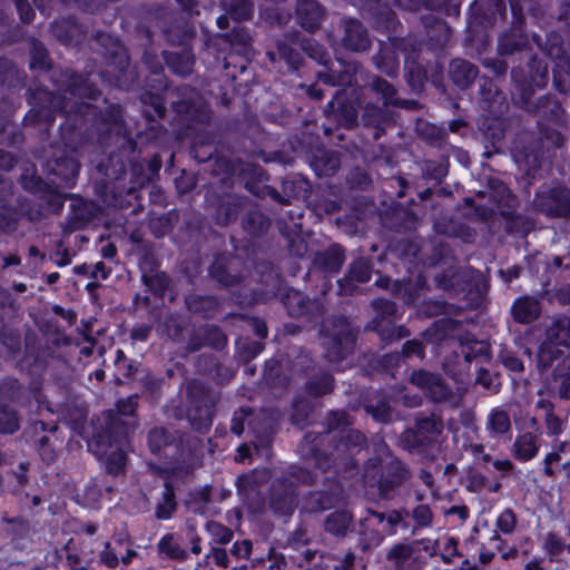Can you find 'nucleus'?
Returning <instances> with one entry per match:
<instances>
[{
	"instance_id": "1",
	"label": "nucleus",
	"mask_w": 570,
	"mask_h": 570,
	"mask_svg": "<svg viewBox=\"0 0 570 570\" xmlns=\"http://www.w3.org/2000/svg\"><path fill=\"white\" fill-rule=\"evenodd\" d=\"M352 417L343 410L330 411L325 417L324 431L307 432L298 445L305 460H313L322 471L330 470L336 461L345 460L366 446V436L351 429Z\"/></svg>"
},
{
	"instance_id": "2",
	"label": "nucleus",
	"mask_w": 570,
	"mask_h": 570,
	"mask_svg": "<svg viewBox=\"0 0 570 570\" xmlns=\"http://www.w3.org/2000/svg\"><path fill=\"white\" fill-rule=\"evenodd\" d=\"M90 76L91 73L83 77L82 75L69 71L62 72L57 80L59 94L53 95L49 91H39V101L48 105H43L38 110H31L27 118L32 117L51 122L53 120V112L58 110L66 115L83 114L85 109L89 107V102L86 100H96L100 95V90L95 86Z\"/></svg>"
},
{
	"instance_id": "3",
	"label": "nucleus",
	"mask_w": 570,
	"mask_h": 570,
	"mask_svg": "<svg viewBox=\"0 0 570 570\" xmlns=\"http://www.w3.org/2000/svg\"><path fill=\"white\" fill-rule=\"evenodd\" d=\"M125 431L120 417L110 421L106 429L95 434L88 442L89 450L105 462L109 474H118L125 468L126 455L122 450Z\"/></svg>"
},
{
	"instance_id": "4",
	"label": "nucleus",
	"mask_w": 570,
	"mask_h": 570,
	"mask_svg": "<svg viewBox=\"0 0 570 570\" xmlns=\"http://www.w3.org/2000/svg\"><path fill=\"white\" fill-rule=\"evenodd\" d=\"M377 455L366 462V474L370 469H377L380 472L377 487L384 499H390L394 491L410 479V469L399 458L392 454L384 442H380L376 449Z\"/></svg>"
},
{
	"instance_id": "5",
	"label": "nucleus",
	"mask_w": 570,
	"mask_h": 570,
	"mask_svg": "<svg viewBox=\"0 0 570 570\" xmlns=\"http://www.w3.org/2000/svg\"><path fill=\"white\" fill-rule=\"evenodd\" d=\"M357 330L344 316L326 321L321 331L324 355L331 363L347 358L355 348Z\"/></svg>"
},
{
	"instance_id": "6",
	"label": "nucleus",
	"mask_w": 570,
	"mask_h": 570,
	"mask_svg": "<svg viewBox=\"0 0 570 570\" xmlns=\"http://www.w3.org/2000/svg\"><path fill=\"white\" fill-rule=\"evenodd\" d=\"M188 409L187 419L194 430L205 433L212 424L215 405L219 395L199 381L191 380L186 385Z\"/></svg>"
},
{
	"instance_id": "7",
	"label": "nucleus",
	"mask_w": 570,
	"mask_h": 570,
	"mask_svg": "<svg viewBox=\"0 0 570 570\" xmlns=\"http://www.w3.org/2000/svg\"><path fill=\"white\" fill-rule=\"evenodd\" d=\"M180 100H173L171 106L177 114L178 122L186 129L198 131L200 126L208 124L210 119L209 106L188 86L177 89Z\"/></svg>"
},
{
	"instance_id": "8",
	"label": "nucleus",
	"mask_w": 570,
	"mask_h": 570,
	"mask_svg": "<svg viewBox=\"0 0 570 570\" xmlns=\"http://www.w3.org/2000/svg\"><path fill=\"white\" fill-rule=\"evenodd\" d=\"M419 43L412 38L395 39L391 42H381L380 50L372 57V61L376 69L389 77H396L399 73L397 52L410 55L419 50Z\"/></svg>"
},
{
	"instance_id": "9",
	"label": "nucleus",
	"mask_w": 570,
	"mask_h": 570,
	"mask_svg": "<svg viewBox=\"0 0 570 570\" xmlns=\"http://www.w3.org/2000/svg\"><path fill=\"white\" fill-rule=\"evenodd\" d=\"M533 207L549 217H570V189L562 186L540 188Z\"/></svg>"
},
{
	"instance_id": "10",
	"label": "nucleus",
	"mask_w": 570,
	"mask_h": 570,
	"mask_svg": "<svg viewBox=\"0 0 570 570\" xmlns=\"http://www.w3.org/2000/svg\"><path fill=\"white\" fill-rule=\"evenodd\" d=\"M410 382L434 403H444L453 399L452 390L439 373L415 370L410 375Z\"/></svg>"
},
{
	"instance_id": "11",
	"label": "nucleus",
	"mask_w": 570,
	"mask_h": 570,
	"mask_svg": "<svg viewBox=\"0 0 570 570\" xmlns=\"http://www.w3.org/2000/svg\"><path fill=\"white\" fill-rule=\"evenodd\" d=\"M283 304L289 316L306 317L308 321H317L326 311V307L321 299H311L298 291L287 292L284 296Z\"/></svg>"
},
{
	"instance_id": "12",
	"label": "nucleus",
	"mask_w": 570,
	"mask_h": 570,
	"mask_svg": "<svg viewBox=\"0 0 570 570\" xmlns=\"http://www.w3.org/2000/svg\"><path fill=\"white\" fill-rule=\"evenodd\" d=\"M533 40L542 49L539 36H533ZM547 56L554 60L556 65L553 68V82L558 91L562 94L569 92L570 88L566 86L562 80V76H570V59L566 55L559 38L552 36L548 39L547 45L543 48Z\"/></svg>"
},
{
	"instance_id": "13",
	"label": "nucleus",
	"mask_w": 570,
	"mask_h": 570,
	"mask_svg": "<svg viewBox=\"0 0 570 570\" xmlns=\"http://www.w3.org/2000/svg\"><path fill=\"white\" fill-rule=\"evenodd\" d=\"M296 487L287 478H277L271 488L269 508L278 515H291L296 502Z\"/></svg>"
},
{
	"instance_id": "14",
	"label": "nucleus",
	"mask_w": 570,
	"mask_h": 570,
	"mask_svg": "<svg viewBox=\"0 0 570 570\" xmlns=\"http://www.w3.org/2000/svg\"><path fill=\"white\" fill-rule=\"evenodd\" d=\"M191 469L189 465H177L171 466L164 471L165 474V483H164V492L161 497V501L157 503L155 517L158 520H168L171 518L174 512L177 509V502L175 500V490L171 483L173 479L184 478L189 475Z\"/></svg>"
},
{
	"instance_id": "15",
	"label": "nucleus",
	"mask_w": 570,
	"mask_h": 570,
	"mask_svg": "<svg viewBox=\"0 0 570 570\" xmlns=\"http://www.w3.org/2000/svg\"><path fill=\"white\" fill-rule=\"evenodd\" d=\"M386 560L394 570H419L420 549L416 542L396 543L386 553Z\"/></svg>"
},
{
	"instance_id": "16",
	"label": "nucleus",
	"mask_w": 570,
	"mask_h": 570,
	"mask_svg": "<svg viewBox=\"0 0 570 570\" xmlns=\"http://www.w3.org/2000/svg\"><path fill=\"white\" fill-rule=\"evenodd\" d=\"M373 272V263L368 257H357L348 266L347 275L340 279L338 288L342 295H352L356 291L355 283H366Z\"/></svg>"
},
{
	"instance_id": "17",
	"label": "nucleus",
	"mask_w": 570,
	"mask_h": 570,
	"mask_svg": "<svg viewBox=\"0 0 570 570\" xmlns=\"http://www.w3.org/2000/svg\"><path fill=\"white\" fill-rule=\"evenodd\" d=\"M48 173L56 178L51 183L58 187L71 188L79 171V164L73 157H60L47 163Z\"/></svg>"
},
{
	"instance_id": "18",
	"label": "nucleus",
	"mask_w": 570,
	"mask_h": 570,
	"mask_svg": "<svg viewBox=\"0 0 570 570\" xmlns=\"http://www.w3.org/2000/svg\"><path fill=\"white\" fill-rule=\"evenodd\" d=\"M226 344V335L217 326L208 325L197 328L191 334L187 344V351L194 353L205 346L222 350Z\"/></svg>"
},
{
	"instance_id": "19",
	"label": "nucleus",
	"mask_w": 570,
	"mask_h": 570,
	"mask_svg": "<svg viewBox=\"0 0 570 570\" xmlns=\"http://www.w3.org/2000/svg\"><path fill=\"white\" fill-rule=\"evenodd\" d=\"M344 36L342 46L351 51H365L371 46L366 28L356 19H344L342 21Z\"/></svg>"
},
{
	"instance_id": "20",
	"label": "nucleus",
	"mask_w": 570,
	"mask_h": 570,
	"mask_svg": "<svg viewBox=\"0 0 570 570\" xmlns=\"http://www.w3.org/2000/svg\"><path fill=\"white\" fill-rule=\"evenodd\" d=\"M267 194L277 203L288 205L291 199L307 198L309 195V184L299 177L286 178L282 184V193L275 188H268Z\"/></svg>"
},
{
	"instance_id": "21",
	"label": "nucleus",
	"mask_w": 570,
	"mask_h": 570,
	"mask_svg": "<svg viewBox=\"0 0 570 570\" xmlns=\"http://www.w3.org/2000/svg\"><path fill=\"white\" fill-rule=\"evenodd\" d=\"M341 69L318 71L317 79L330 86L350 87L356 82L360 65L356 62L338 61Z\"/></svg>"
},
{
	"instance_id": "22",
	"label": "nucleus",
	"mask_w": 570,
	"mask_h": 570,
	"mask_svg": "<svg viewBox=\"0 0 570 570\" xmlns=\"http://www.w3.org/2000/svg\"><path fill=\"white\" fill-rule=\"evenodd\" d=\"M345 261V252L338 244L331 245L324 250H318L313 257L314 268L326 273H337Z\"/></svg>"
},
{
	"instance_id": "23",
	"label": "nucleus",
	"mask_w": 570,
	"mask_h": 570,
	"mask_svg": "<svg viewBox=\"0 0 570 570\" xmlns=\"http://www.w3.org/2000/svg\"><path fill=\"white\" fill-rule=\"evenodd\" d=\"M341 498V489L335 485L330 491H313L303 498L302 511L314 513L331 509Z\"/></svg>"
},
{
	"instance_id": "24",
	"label": "nucleus",
	"mask_w": 570,
	"mask_h": 570,
	"mask_svg": "<svg viewBox=\"0 0 570 570\" xmlns=\"http://www.w3.org/2000/svg\"><path fill=\"white\" fill-rule=\"evenodd\" d=\"M448 73L452 82L460 89L470 88L479 75V69L472 62L455 58L449 63Z\"/></svg>"
},
{
	"instance_id": "25",
	"label": "nucleus",
	"mask_w": 570,
	"mask_h": 570,
	"mask_svg": "<svg viewBox=\"0 0 570 570\" xmlns=\"http://www.w3.org/2000/svg\"><path fill=\"white\" fill-rule=\"evenodd\" d=\"M541 433L523 432L515 436L512 455L521 462L534 459L540 450Z\"/></svg>"
},
{
	"instance_id": "26",
	"label": "nucleus",
	"mask_w": 570,
	"mask_h": 570,
	"mask_svg": "<svg viewBox=\"0 0 570 570\" xmlns=\"http://www.w3.org/2000/svg\"><path fill=\"white\" fill-rule=\"evenodd\" d=\"M541 314V303L533 296H521L511 306V316L514 322L530 324Z\"/></svg>"
},
{
	"instance_id": "27",
	"label": "nucleus",
	"mask_w": 570,
	"mask_h": 570,
	"mask_svg": "<svg viewBox=\"0 0 570 570\" xmlns=\"http://www.w3.org/2000/svg\"><path fill=\"white\" fill-rule=\"evenodd\" d=\"M296 16L301 26L312 32L321 26L324 10L316 0H298Z\"/></svg>"
},
{
	"instance_id": "28",
	"label": "nucleus",
	"mask_w": 570,
	"mask_h": 570,
	"mask_svg": "<svg viewBox=\"0 0 570 570\" xmlns=\"http://www.w3.org/2000/svg\"><path fill=\"white\" fill-rule=\"evenodd\" d=\"M390 120V112L387 111V107H382L373 104L366 102L362 107L361 121L365 127H372L375 129L374 138L379 139L384 131V126Z\"/></svg>"
},
{
	"instance_id": "29",
	"label": "nucleus",
	"mask_w": 570,
	"mask_h": 570,
	"mask_svg": "<svg viewBox=\"0 0 570 570\" xmlns=\"http://www.w3.org/2000/svg\"><path fill=\"white\" fill-rule=\"evenodd\" d=\"M247 202L246 197L239 195H227L224 197L216 209L217 224L226 226L235 222Z\"/></svg>"
},
{
	"instance_id": "30",
	"label": "nucleus",
	"mask_w": 570,
	"mask_h": 570,
	"mask_svg": "<svg viewBox=\"0 0 570 570\" xmlns=\"http://www.w3.org/2000/svg\"><path fill=\"white\" fill-rule=\"evenodd\" d=\"M453 344H458L460 351L455 350L454 353H459L463 356L465 363H471L475 358H489V345L484 341H478L470 336H458L452 338Z\"/></svg>"
},
{
	"instance_id": "31",
	"label": "nucleus",
	"mask_w": 570,
	"mask_h": 570,
	"mask_svg": "<svg viewBox=\"0 0 570 570\" xmlns=\"http://www.w3.org/2000/svg\"><path fill=\"white\" fill-rule=\"evenodd\" d=\"M422 23L432 46L439 48L446 46L452 32L450 27L443 20H440L438 17L430 13L422 17Z\"/></svg>"
},
{
	"instance_id": "32",
	"label": "nucleus",
	"mask_w": 570,
	"mask_h": 570,
	"mask_svg": "<svg viewBox=\"0 0 570 570\" xmlns=\"http://www.w3.org/2000/svg\"><path fill=\"white\" fill-rule=\"evenodd\" d=\"M551 384L561 400H570V354L564 355L553 368Z\"/></svg>"
},
{
	"instance_id": "33",
	"label": "nucleus",
	"mask_w": 570,
	"mask_h": 570,
	"mask_svg": "<svg viewBox=\"0 0 570 570\" xmlns=\"http://www.w3.org/2000/svg\"><path fill=\"white\" fill-rule=\"evenodd\" d=\"M364 410L373 420L380 423H389L392 420L390 399L382 392L372 394L364 404Z\"/></svg>"
},
{
	"instance_id": "34",
	"label": "nucleus",
	"mask_w": 570,
	"mask_h": 570,
	"mask_svg": "<svg viewBox=\"0 0 570 570\" xmlns=\"http://www.w3.org/2000/svg\"><path fill=\"white\" fill-rule=\"evenodd\" d=\"M277 225L279 232L286 237L288 242V249L291 254L296 257H304L307 254V244L301 236V224L293 223V225L289 226L283 219H278Z\"/></svg>"
},
{
	"instance_id": "35",
	"label": "nucleus",
	"mask_w": 570,
	"mask_h": 570,
	"mask_svg": "<svg viewBox=\"0 0 570 570\" xmlns=\"http://www.w3.org/2000/svg\"><path fill=\"white\" fill-rule=\"evenodd\" d=\"M366 330L375 331L382 341L392 342L410 336V331L404 326H395L390 318L376 316Z\"/></svg>"
},
{
	"instance_id": "36",
	"label": "nucleus",
	"mask_w": 570,
	"mask_h": 570,
	"mask_svg": "<svg viewBox=\"0 0 570 570\" xmlns=\"http://www.w3.org/2000/svg\"><path fill=\"white\" fill-rule=\"evenodd\" d=\"M129 68V59L125 50L119 46H115L112 50V61L108 63V69L102 73L112 75L116 87H124L127 83V69Z\"/></svg>"
},
{
	"instance_id": "37",
	"label": "nucleus",
	"mask_w": 570,
	"mask_h": 570,
	"mask_svg": "<svg viewBox=\"0 0 570 570\" xmlns=\"http://www.w3.org/2000/svg\"><path fill=\"white\" fill-rule=\"evenodd\" d=\"M528 46V37L520 27H513L499 38L498 52L503 56L513 55Z\"/></svg>"
},
{
	"instance_id": "38",
	"label": "nucleus",
	"mask_w": 570,
	"mask_h": 570,
	"mask_svg": "<svg viewBox=\"0 0 570 570\" xmlns=\"http://www.w3.org/2000/svg\"><path fill=\"white\" fill-rule=\"evenodd\" d=\"M546 337L562 347L570 348V317L564 315L551 317L546 328Z\"/></svg>"
},
{
	"instance_id": "39",
	"label": "nucleus",
	"mask_w": 570,
	"mask_h": 570,
	"mask_svg": "<svg viewBox=\"0 0 570 570\" xmlns=\"http://www.w3.org/2000/svg\"><path fill=\"white\" fill-rule=\"evenodd\" d=\"M472 10L474 14L480 17L481 23L492 26L499 18L501 19L505 16L507 8L503 0H488L484 4L475 1Z\"/></svg>"
},
{
	"instance_id": "40",
	"label": "nucleus",
	"mask_w": 570,
	"mask_h": 570,
	"mask_svg": "<svg viewBox=\"0 0 570 570\" xmlns=\"http://www.w3.org/2000/svg\"><path fill=\"white\" fill-rule=\"evenodd\" d=\"M561 347V345L546 337L537 352L538 368L546 371L550 368L556 361H561L564 357Z\"/></svg>"
},
{
	"instance_id": "41",
	"label": "nucleus",
	"mask_w": 570,
	"mask_h": 570,
	"mask_svg": "<svg viewBox=\"0 0 570 570\" xmlns=\"http://www.w3.org/2000/svg\"><path fill=\"white\" fill-rule=\"evenodd\" d=\"M340 165L338 155L327 150H318L311 163L315 174L320 177L334 175Z\"/></svg>"
},
{
	"instance_id": "42",
	"label": "nucleus",
	"mask_w": 570,
	"mask_h": 570,
	"mask_svg": "<svg viewBox=\"0 0 570 570\" xmlns=\"http://www.w3.org/2000/svg\"><path fill=\"white\" fill-rule=\"evenodd\" d=\"M415 130L422 140L433 147L442 148L446 144L448 132L442 127L424 120H419L416 122Z\"/></svg>"
},
{
	"instance_id": "43",
	"label": "nucleus",
	"mask_w": 570,
	"mask_h": 570,
	"mask_svg": "<svg viewBox=\"0 0 570 570\" xmlns=\"http://www.w3.org/2000/svg\"><path fill=\"white\" fill-rule=\"evenodd\" d=\"M365 88L375 94L382 100L384 107L397 104V89L395 86L379 76H372Z\"/></svg>"
},
{
	"instance_id": "44",
	"label": "nucleus",
	"mask_w": 570,
	"mask_h": 570,
	"mask_svg": "<svg viewBox=\"0 0 570 570\" xmlns=\"http://www.w3.org/2000/svg\"><path fill=\"white\" fill-rule=\"evenodd\" d=\"M235 264V259H227L225 257L216 258L210 267L212 277L224 286L236 285L240 277L230 273V269Z\"/></svg>"
},
{
	"instance_id": "45",
	"label": "nucleus",
	"mask_w": 570,
	"mask_h": 570,
	"mask_svg": "<svg viewBox=\"0 0 570 570\" xmlns=\"http://www.w3.org/2000/svg\"><path fill=\"white\" fill-rule=\"evenodd\" d=\"M159 556L175 561H186L188 552L180 546L174 533H166L157 543Z\"/></svg>"
},
{
	"instance_id": "46",
	"label": "nucleus",
	"mask_w": 570,
	"mask_h": 570,
	"mask_svg": "<svg viewBox=\"0 0 570 570\" xmlns=\"http://www.w3.org/2000/svg\"><path fill=\"white\" fill-rule=\"evenodd\" d=\"M188 326L185 317L178 314H167L159 326L160 334L168 338L180 342L184 340V333Z\"/></svg>"
},
{
	"instance_id": "47",
	"label": "nucleus",
	"mask_w": 570,
	"mask_h": 570,
	"mask_svg": "<svg viewBox=\"0 0 570 570\" xmlns=\"http://www.w3.org/2000/svg\"><path fill=\"white\" fill-rule=\"evenodd\" d=\"M165 61L168 68L179 75V76H188L193 71L194 58L189 51L181 52H166Z\"/></svg>"
},
{
	"instance_id": "48",
	"label": "nucleus",
	"mask_w": 570,
	"mask_h": 570,
	"mask_svg": "<svg viewBox=\"0 0 570 570\" xmlns=\"http://www.w3.org/2000/svg\"><path fill=\"white\" fill-rule=\"evenodd\" d=\"M487 430L491 435H503L511 431V421L509 413L501 409H493L487 419Z\"/></svg>"
},
{
	"instance_id": "49",
	"label": "nucleus",
	"mask_w": 570,
	"mask_h": 570,
	"mask_svg": "<svg viewBox=\"0 0 570 570\" xmlns=\"http://www.w3.org/2000/svg\"><path fill=\"white\" fill-rule=\"evenodd\" d=\"M243 227L253 236H262L269 229L271 220L259 210H249L243 219Z\"/></svg>"
},
{
	"instance_id": "50",
	"label": "nucleus",
	"mask_w": 570,
	"mask_h": 570,
	"mask_svg": "<svg viewBox=\"0 0 570 570\" xmlns=\"http://www.w3.org/2000/svg\"><path fill=\"white\" fill-rule=\"evenodd\" d=\"M419 51L411 52L404 58V69L407 83L412 88H419L422 86L424 71L421 65L417 62Z\"/></svg>"
},
{
	"instance_id": "51",
	"label": "nucleus",
	"mask_w": 570,
	"mask_h": 570,
	"mask_svg": "<svg viewBox=\"0 0 570 570\" xmlns=\"http://www.w3.org/2000/svg\"><path fill=\"white\" fill-rule=\"evenodd\" d=\"M537 112L544 119L552 121H560L563 115V109L559 100L553 96H544L539 99L537 104Z\"/></svg>"
},
{
	"instance_id": "52",
	"label": "nucleus",
	"mask_w": 570,
	"mask_h": 570,
	"mask_svg": "<svg viewBox=\"0 0 570 570\" xmlns=\"http://www.w3.org/2000/svg\"><path fill=\"white\" fill-rule=\"evenodd\" d=\"M425 355V345L420 340H410L406 341L403 346L401 353L390 354L384 356V362L387 363H399L401 357L411 358L413 356H417L423 358Z\"/></svg>"
},
{
	"instance_id": "53",
	"label": "nucleus",
	"mask_w": 570,
	"mask_h": 570,
	"mask_svg": "<svg viewBox=\"0 0 570 570\" xmlns=\"http://www.w3.org/2000/svg\"><path fill=\"white\" fill-rule=\"evenodd\" d=\"M352 515L346 511H335L331 513L325 521V530L336 537L345 535Z\"/></svg>"
},
{
	"instance_id": "54",
	"label": "nucleus",
	"mask_w": 570,
	"mask_h": 570,
	"mask_svg": "<svg viewBox=\"0 0 570 570\" xmlns=\"http://www.w3.org/2000/svg\"><path fill=\"white\" fill-rule=\"evenodd\" d=\"M333 381L330 373H321L307 382L306 391L314 397L328 394L333 391Z\"/></svg>"
},
{
	"instance_id": "55",
	"label": "nucleus",
	"mask_w": 570,
	"mask_h": 570,
	"mask_svg": "<svg viewBox=\"0 0 570 570\" xmlns=\"http://www.w3.org/2000/svg\"><path fill=\"white\" fill-rule=\"evenodd\" d=\"M3 523V530L12 540L24 538L29 533V522L20 517L9 518L7 515L1 517Z\"/></svg>"
},
{
	"instance_id": "56",
	"label": "nucleus",
	"mask_w": 570,
	"mask_h": 570,
	"mask_svg": "<svg viewBox=\"0 0 570 570\" xmlns=\"http://www.w3.org/2000/svg\"><path fill=\"white\" fill-rule=\"evenodd\" d=\"M224 6L230 17L238 21L250 19L254 12L250 0H226Z\"/></svg>"
},
{
	"instance_id": "57",
	"label": "nucleus",
	"mask_w": 570,
	"mask_h": 570,
	"mask_svg": "<svg viewBox=\"0 0 570 570\" xmlns=\"http://www.w3.org/2000/svg\"><path fill=\"white\" fill-rule=\"evenodd\" d=\"M503 215L507 220L505 229L510 234L527 235L533 227L532 220L523 215L513 213H503Z\"/></svg>"
},
{
	"instance_id": "58",
	"label": "nucleus",
	"mask_w": 570,
	"mask_h": 570,
	"mask_svg": "<svg viewBox=\"0 0 570 570\" xmlns=\"http://www.w3.org/2000/svg\"><path fill=\"white\" fill-rule=\"evenodd\" d=\"M176 440V436L165 428H154L148 434V444L151 452L157 453Z\"/></svg>"
},
{
	"instance_id": "59",
	"label": "nucleus",
	"mask_w": 570,
	"mask_h": 570,
	"mask_svg": "<svg viewBox=\"0 0 570 570\" xmlns=\"http://www.w3.org/2000/svg\"><path fill=\"white\" fill-rule=\"evenodd\" d=\"M28 391L16 379H7L0 383V395L4 400L22 402Z\"/></svg>"
},
{
	"instance_id": "60",
	"label": "nucleus",
	"mask_w": 570,
	"mask_h": 570,
	"mask_svg": "<svg viewBox=\"0 0 570 570\" xmlns=\"http://www.w3.org/2000/svg\"><path fill=\"white\" fill-rule=\"evenodd\" d=\"M301 49L313 60L320 65L327 66L330 61L328 52L313 39H302L299 41Z\"/></svg>"
},
{
	"instance_id": "61",
	"label": "nucleus",
	"mask_w": 570,
	"mask_h": 570,
	"mask_svg": "<svg viewBox=\"0 0 570 570\" xmlns=\"http://www.w3.org/2000/svg\"><path fill=\"white\" fill-rule=\"evenodd\" d=\"M443 422L440 417L435 415H430L422 417L416 421L415 429L422 435V438L426 441L430 435H439L443 431Z\"/></svg>"
},
{
	"instance_id": "62",
	"label": "nucleus",
	"mask_w": 570,
	"mask_h": 570,
	"mask_svg": "<svg viewBox=\"0 0 570 570\" xmlns=\"http://www.w3.org/2000/svg\"><path fill=\"white\" fill-rule=\"evenodd\" d=\"M186 306L195 314L208 316V313L215 308L216 301L210 296L189 295L186 297Z\"/></svg>"
},
{
	"instance_id": "63",
	"label": "nucleus",
	"mask_w": 570,
	"mask_h": 570,
	"mask_svg": "<svg viewBox=\"0 0 570 570\" xmlns=\"http://www.w3.org/2000/svg\"><path fill=\"white\" fill-rule=\"evenodd\" d=\"M146 108L144 115L149 121H154L157 118H163L166 111L164 101L160 97L154 95H145L142 97Z\"/></svg>"
},
{
	"instance_id": "64",
	"label": "nucleus",
	"mask_w": 570,
	"mask_h": 570,
	"mask_svg": "<svg viewBox=\"0 0 570 570\" xmlns=\"http://www.w3.org/2000/svg\"><path fill=\"white\" fill-rule=\"evenodd\" d=\"M20 428V421L14 410L0 405V433H14Z\"/></svg>"
}]
</instances>
